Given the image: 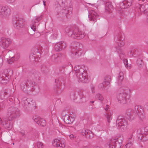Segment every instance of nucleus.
Returning a JSON list of instances; mask_svg holds the SVG:
<instances>
[{
  "instance_id": "obj_1",
  "label": "nucleus",
  "mask_w": 148,
  "mask_h": 148,
  "mask_svg": "<svg viewBox=\"0 0 148 148\" xmlns=\"http://www.w3.org/2000/svg\"><path fill=\"white\" fill-rule=\"evenodd\" d=\"M143 109L138 106H135L133 110L129 109L126 111V117L130 120L133 119L137 115L141 120L145 118Z\"/></svg>"
},
{
  "instance_id": "obj_2",
  "label": "nucleus",
  "mask_w": 148,
  "mask_h": 148,
  "mask_svg": "<svg viewBox=\"0 0 148 148\" xmlns=\"http://www.w3.org/2000/svg\"><path fill=\"white\" fill-rule=\"evenodd\" d=\"M42 47L40 45H37L32 49V52L29 56V58L32 62H38L40 56L42 54Z\"/></svg>"
},
{
  "instance_id": "obj_3",
  "label": "nucleus",
  "mask_w": 148,
  "mask_h": 148,
  "mask_svg": "<svg viewBox=\"0 0 148 148\" xmlns=\"http://www.w3.org/2000/svg\"><path fill=\"white\" fill-rule=\"evenodd\" d=\"M35 83L33 81L28 79L23 81L21 85V89L24 92H27L30 91H33L35 90Z\"/></svg>"
},
{
  "instance_id": "obj_4",
  "label": "nucleus",
  "mask_w": 148,
  "mask_h": 148,
  "mask_svg": "<svg viewBox=\"0 0 148 148\" xmlns=\"http://www.w3.org/2000/svg\"><path fill=\"white\" fill-rule=\"evenodd\" d=\"M128 125L127 121L121 116H119L116 121V126L121 131H125Z\"/></svg>"
},
{
  "instance_id": "obj_5",
  "label": "nucleus",
  "mask_w": 148,
  "mask_h": 148,
  "mask_svg": "<svg viewBox=\"0 0 148 148\" xmlns=\"http://www.w3.org/2000/svg\"><path fill=\"white\" fill-rule=\"evenodd\" d=\"M7 115L8 120L9 121H12L20 116V111L16 108L11 107L8 108Z\"/></svg>"
},
{
  "instance_id": "obj_6",
  "label": "nucleus",
  "mask_w": 148,
  "mask_h": 148,
  "mask_svg": "<svg viewBox=\"0 0 148 148\" xmlns=\"http://www.w3.org/2000/svg\"><path fill=\"white\" fill-rule=\"evenodd\" d=\"M71 52L76 57L80 56L81 54L80 52L81 49L83 48L82 45L77 42H73L71 45Z\"/></svg>"
},
{
  "instance_id": "obj_7",
  "label": "nucleus",
  "mask_w": 148,
  "mask_h": 148,
  "mask_svg": "<svg viewBox=\"0 0 148 148\" xmlns=\"http://www.w3.org/2000/svg\"><path fill=\"white\" fill-rule=\"evenodd\" d=\"M74 70L76 75L78 78V81L79 82H81L83 83H87L88 82V79L86 78L85 79L82 78L81 79L80 75L83 73H84V72L85 71V70L82 67H80L79 66H76L74 68Z\"/></svg>"
},
{
  "instance_id": "obj_8",
  "label": "nucleus",
  "mask_w": 148,
  "mask_h": 148,
  "mask_svg": "<svg viewBox=\"0 0 148 148\" xmlns=\"http://www.w3.org/2000/svg\"><path fill=\"white\" fill-rule=\"evenodd\" d=\"M127 90H122L118 93L116 98L120 103L124 104L126 103L128 96Z\"/></svg>"
},
{
  "instance_id": "obj_9",
  "label": "nucleus",
  "mask_w": 148,
  "mask_h": 148,
  "mask_svg": "<svg viewBox=\"0 0 148 148\" xmlns=\"http://www.w3.org/2000/svg\"><path fill=\"white\" fill-rule=\"evenodd\" d=\"M22 105L24 108L28 110L30 108H34L36 106L35 103L31 99L24 98L22 101Z\"/></svg>"
},
{
  "instance_id": "obj_10",
  "label": "nucleus",
  "mask_w": 148,
  "mask_h": 148,
  "mask_svg": "<svg viewBox=\"0 0 148 148\" xmlns=\"http://www.w3.org/2000/svg\"><path fill=\"white\" fill-rule=\"evenodd\" d=\"M122 140H119V138H112L110 139L108 144L106 145L109 148H120Z\"/></svg>"
},
{
  "instance_id": "obj_11",
  "label": "nucleus",
  "mask_w": 148,
  "mask_h": 148,
  "mask_svg": "<svg viewBox=\"0 0 148 148\" xmlns=\"http://www.w3.org/2000/svg\"><path fill=\"white\" fill-rule=\"evenodd\" d=\"M8 76L5 74L3 75L2 77H0V83L2 84H6L8 82L9 80V76L10 77L13 75V71L11 69H8L7 70Z\"/></svg>"
},
{
  "instance_id": "obj_12",
  "label": "nucleus",
  "mask_w": 148,
  "mask_h": 148,
  "mask_svg": "<svg viewBox=\"0 0 148 148\" xmlns=\"http://www.w3.org/2000/svg\"><path fill=\"white\" fill-rule=\"evenodd\" d=\"M25 21L22 18H16V22L14 25V27L17 29L22 28L25 25Z\"/></svg>"
},
{
  "instance_id": "obj_13",
  "label": "nucleus",
  "mask_w": 148,
  "mask_h": 148,
  "mask_svg": "<svg viewBox=\"0 0 148 148\" xmlns=\"http://www.w3.org/2000/svg\"><path fill=\"white\" fill-rule=\"evenodd\" d=\"M88 17L90 20L94 22H96L97 19L99 16L97 13L94 10L91 9L88 11Z\"/></svg>"
},
{
  "instance_id": "obj_14",
  "label": "nucleus",
  "mask_w": 148,
  "mask_h": 148,
  "mask_svg": "<svg viewBox=\"0 0 148 148\" xmlns=\"http://www.w3.org/2000/svg\"><path fill=\"white\" fill-rule=\"evenodd\" d=\"M10 12V9L7 6H2L0 11V15L2 16H8Z\"/></svg>"
},
{
  "instance_id": "obj_15",
  "label": "nucleus",
  "mask_w": 148,
  "mask_h": 148,
  "mask_svg": "<svg viewBox=\"0 0 148 148\" xmlns=\"http://www.w3.org/2000/svg\"><path fill=\"white\" fill-rule=\"evenodd\" d=\"M56 84V88H54V92L57 94H60L63 90V88H62L61 86L62 83L58 79H55Z\"/></svg>"
},
{
  "instance_id": "obj_16",
  "label": "nucleus",
  "mask_w": 148,
  "mask_h": 148,
  "mask_svg": "<svg viewBox=\"0 0 148 148\" xmlns=\"http://www.w3.org/2000/svg\"><path fill=\"white\" fill-rule=\"evenodd\" d=\"M1 46L4 49H6L9 46L11 41L8 38H1Z\"/></svg>"
},
{
  "instance_id": "obj_17",
  "label": "nucleus",
  "mask_w": 148,
  "mask_h": 148,
  "mask_svg": "<svg viewBox=\"0 0 148 148\" xmlns=\"http://www.w3.org/2000/svg\"><path fill=\"white\" fill-rule=\"evenodd\" d=\"M66 47V44L64 42L61 41L56 44L55 46V49L57 51H60L65 49Z\"/></svg>"
},
{
  "instance_id": "obj_18",
  "label": "nucleus",
  "mask_w": 148,
  "mask_h": 148,
  "mask_svg": "<svg viewBox=\"0 0 148 148\" xmlns=\"http://www.w3.org/2000/svg\"><path fill=\"white\" fill-rule=\"evenodd\" d=\"M133 0H124L120 4V8L122 9L127 8L132 5Z\"/></svg>"
},
{
  "instance_id": "obj_19",
  "label": "nucleus",
  "mask_w": 148,
  "mask_h": 148,
  "mask_svg": "<svg viewBox=\"0 0 148 148\" xmlns=\"http://www.w3.org/2000/svg\"><path fill=\"white\" fill-rule=\"evenodd\" d=\"M34 121L36 122L37 124L42 126H44L46 125V121L42 118L40 117H33Z\"/></svg>"
},
{
  "instance_id": "obj_20",
  "label": "nucleus",
  "mask_w": 148,
  "mask_h": 148,
  "mask_svg": "<svg viewBox=\"0 0 148 148\" xmlns=\"http://www.w3.org/2000/svg\"><path fill=\"white\" fill-rule=\"evenodd\" d=\"M75 120L74 117H73L66 115L64 118V122L67 124H71Z\"/></svg>"
},
{
  "instance_id": "obj_21",
  "label": "nucleus",
  "mask_w": 148,
  "mask_h": 148,
  "mask_svg": "<svg viewBox=\"0 0 148 148\" xmlns=\"http://www.w3.org/2000/svg\"><path fill=\"white\" fill-rule=\"evenodd\" d=\"M142 132H140L138 134V137L139 139L143 141L148 139V132H147L145 134H142Z\"/></svg>"
},
{
  "instance_id": "obj_22",
  "label": "nucleus",
  "mask_w": 148,
  "mask_h": 148,
  "mask_svg": "<svg viewBox=\"0 0 148 148\" xmlns=\"http://www.w3.org/2000/svg\"><path fill=\"white\" fill-rule=\"evenodd\" d=\"M113 9V6L111 2H108L105 4V10L106 12L110 13L112 12V10Z\"/></svg>"
},
{
  "instance_id": "obj_23",
  "label": "nucleus",
  "mask_w": 148,
  "mask_h": 148,
  "mask_svg": "<svg viewBox=\"0 0 148 148\" xmlns=\"http://www.w3.org/2000/svg\"><path fill=\"white\" fill-rule=\"evenodd\" d=\"M114 40L119 46L121 47L124 45L125 39L124 38H115Z\"/></svg>"
},
{
  "instance_id": "obj_24",
  "label": "nucleus",
  "mask_w": 148,
  "mask_h": 148,
  "mask_svg": "<svg viewBox=\"0 0 148 148\" xmlns=\"http://www.w3.org/2000/svg\"><path fill=\"white\" fill-rule=\"evenodd\" d=\"M139 5V10L141 13L145 14L147 16V22L148 23V12L145 8V6L143 5Z\"/></svg>"
},
{
  "instance_id": "obj_25",
  "label": "nucleus",
  "mask_w": 148,
  "mask_h": 148,
  "mask_svg": "<svg viewBox=\"0 0 148 148\" xmlns=\"http://www.w3.org/2000/svg\"><path fill=\"white\" fill-rule=\"evenodd\" d=\"M91 133V132L88 130H83L81 131V133L83 136H85L86 138H90L91 136L90 134Z\"/></svg>"
},
{
  "instance_id": "obj_26",
  "label": "nucleus",
  "mask_w": 148,
  "mask_h": 148,
  "mask_svg": "<svg viewBox=\"0 0 148 148\" xmlns=\"http://www.w3.org/2000/svg\"><path fill=\"white\" fill-rule=\"evenodd\" d=\"M20 58V54L17 53L15 54L14 56L11 57L10 59H9L10 61H9V63H10L12 62L17 60Z\"/></svg>"
},
{
  "instance_id": "obj_27",
  "label": "nucleus",
  "mask_w": 148,
  "mask_h": 148,
  "mask_svg": "<svg viewBox=\"0 0 148 148\" xmlns=\"http://www.w3.org/2000/svg\"><path fill=\"white\" fill-rule=\"evenodd\" d=\"M8 120L7 121H4V123L3 124V127L6 129L10 130L12 127V125L10 122H9Z\"/></svg>"
},
{
  "instance_id": "obj_28",
  "label": "nucleus",
  "mask_w": 148,
  "mask_h": 148,
  "mask_svg": "<svg viewBox=\"0 0 148 148\" xmlns=\"http://www.w3.org/2000/svg\"><path fill=\"white\" fill-rule=\"evenodd\" d=\"M51 60L55 63H58L60 61L57 54L53 55L51 56Z\"/></svg>"
},
{
  "instance_id": "obj_29",
  "label": "nucleus",
  "mask_w": 148,
  "mask_h": 148,
  "mask_svg": "<svg viewBox=\"0 0 148 148\" xmlns=\"http://www.w3.org/2000/svg\"><path fill=\"white\" fill-rule=\"evenodd\" d=\"M111 80V77L110 76H106L104 79L103 83L108 86L110 84Z\"/></svg>"
},
{
  "instance_id": "obj_30",
  "label": "nucleus",
  "mask_w": 148,
  "mask_h": 148,
  "mask_svg": "<svg viewBox=\"0 0 148 148\" xmlns=\"http://www.w3.org/2000/svg\"><path fill=\"white\" fill-rule=\"evenodd\" d=\"M40 69L41 71L43 73L47 74L49 71V69L45 64H42L40 66Z\"/></svg>"
},
{
  "instance_id": "obj_31",
  "label": "nucleus",
  "mask_w": 148,
  "mask_h": 148,
  "mask_svg": "<svg viewBox=\"0 0 148 148\" xmlns=\"http://www.w3.org/2000/svg\"><path fill=\"white\" fill-rule=\"evenodd\" d=\"M128 142L126 145L125 146L126 148H129L131 147L133 144L134 139L128 140Z\"/></svg>"
},
{
  "instance_id": "obj_32",
  "label": "nucleus",
  "mask_w": 148,
  "mask_h": 148,
  "mask_svg": "<svg viewBox=\"0 0 148 148\" xmlns=\"http://www.w3.org/2000/svg\"><path fill=\"white\" fill-rule=\"evenodd\" d=\"M137 64L139 68H141L143 66V62L142 59L138 58L137 60Z\"/></svg>"
},
{
  "instance_id": "obj_33",
  "label": "nucleus",
  "mask_w": 148,
  "mask_h": 148,
  "mask_svg": "<svg viewBox=\"0 0 148 148\" xmlns=\"http://www.w3.org/2000/svg\"><path fill=\"white\" fill-rule=\"evenodd\" d=\"M105 115L107 118L108 122L110 123L112 119V116L111 114L109 113H106Z\"/></svg>"
},
{
  "instance_id": "obj_34",
  "label": "nucleus",
  "mask_w": 148,
  "mask_h": 148,
  "mask_svg": "<svg viewBox=\"0 0 148 148\" xmlns=\"http://www.w3.org/2000/svg\"><path fill=\"white\" fill-rule=\"evenodd\" d=\"M6 91H1L0 93V97L2 101L5 97H7V95L6 93Z\"/></svg>"
},
{
  "instance_id": "obj_35",
  "label": "nucleus",
  "mask_w": 148,
  "mask_h": 148,
  "mask_svg": "<svg viewBox=\"0 0 148 148\" xmlns=\"http://www.w3.org/2000/svg\"><path fill=\"white\" fill-rule=\"evenodd\" d=\"M53 145L54 147H61V145L59 143L58 140L57 139H55L54 140L53 143Z\"/></svg>"
},
{
  "instance_id": "obj_36",
  "label": "nucleus",
  "mask_w": 148,
  "mask_h": 148,
  "mask_svg": "<svg viewBox=\"0 0 148 148\" xmlns=\"http://www.w3.org/2000/svg\"><path fill=\"white\" fill-rule=\"evenodd\" d=\"M14 92V89L13 88H12L10 90H7V91H6V93L7 94V96H11L13 95V94Z\"/></svg>"
},
{
  "instance_id": "obj_37",
  "label": "nucleus",
  "mask_w": 148,
  "mask_h": 148,
  "mask_svg": "<svg viewBox=\"0 0 148 148\" xmlns=\"http://www.w3.org/2000/svg\"><path fill=\"white\" fill-rule=\"evenodd\" d=\"M123 79V73L122 72H120L118 77V81L119 83H120Z\"/></svg>"
},
{
  "instance_id": "obj_38",
  "label": "nucleus",
  "mask_w": 148,
  "mask_h": 148,
  "mask_svg": "<svg viewBox=\"0 0 148 148\" xmlns=\"http://www.w3.org/2000/svg\"><path fill=\"white\" fill-rule=\"evenodd\" d=\"M76 36L75 37H84L85 35L82 32L78 30V32L77 34H76ZM75 36L76 34H75Z\"/></svg>"
},
{
  "instance_id": "obj_39",
  "label": "nucleus",
  "mask_w": 148,
  "mask_h": 148,
  "mask_svg": "<svg viewBox=\"0 0 148 148\" xmlns=\"http://www.w3.org/2000/svg\"><path fill=\"white\" fill-rule=\"evenodd\" d=\"M118 51V52L119 53L120 58L121 59H123V58H125V55L123 52V51L121 49H120L119 51Z\"/></svg>"
},
{
  "instance_id": "obj_40",
  "label": "nucleus",
  "mask_w": 148,
  "mask_h": 148,
  "mask_svg": "<svg viewBox=\"0 0 148 148\" xmlns=\"http://www.w3.org/2000/svg\"><path fill=\"white\" fill-rule=\"evenodd\" d=\"M137 51H136V50H135V49H133L131 50L130 51V56H132L134 55H136L135 57H136L138 55V54L136 53Z\"/></svg>"
},
{
  "instance_id": "obj_41",
  "label": "nucleus",
  "mask_w": 148,
  "mask_h": 148,
  "mask_svg": "<svg viewBox=\"0 0 148 148\" xmlns=\"http://www.w3.org/2000/svg\"><path fill=\"white\" fill-rule=\"evenodd\" d=\"M58 140L59 143L61 145V147H65V145L64 144L65 142L64 140L63 139L61 138Z\"/></svg>"
},
{
  "instance_id": "obj_42",
  "label": "nucleus",
  "mask_w": 148,
  "mask_h": 148,
  "mask_svg": "<svg viewBox=\"0 0 148 148\" xmlns=\"http://www.w3.org/2000/svg\"><path fill=\"white\" fill-rule=\"evenodd\" d=\"M96 98L97 99H98L100 101H102L103 99V96L100 94H98L96 95Z\"/></svg>"
},
{
  "instance_id": "obj_43",
  "label": "nucleus",
  "mask_w": 148,
  "mask_h": 148,
  "mask_svg": "<svg viewBox=\"0 0 148 148\" xmlns=\"http://www.w3.org/2000/svg\"><path fill=\"white\" fill-rule=\"evenodd\" d=\"M57 55V56H58V57L59 58L60 60L64 58L65 57V55L64 54H62V53H60Z\"/></svg>"
},
{
  "instance_id": "obj_44",
  "label": "nucleus",
  "mask_w": 148,
  "mask_h": 148,
  "mask_svg": "<svg viewBox=\"0 0 148 148\" xmlns=\"http://www.w3.org/2000/svg\"><path fill=\"white\" fill-rule=\"evenodd\" d=\"M86 71H85L84 72V73H83V74H82L81 75H80V77L81 79L83 78L84 79H85V78H86L88 79L87 77L86 76L87 73H86Z\"/></svg>"
},
{
  "instance_id": "obj_45",
  "label": "nucleus",
  "mask_w": 148,
  "mask_h": 148,
  "mask_svg": "<svg viewBox=\"0 0 148 148\" xmlns=\"http://www.w3.org/2000/svg\"><path fill=\"white\" fill-rule=\"evenodd\" d=\"M99 88L100 89L104 90L106 88V86L104 85L103 83H100L99 85Z\"/></svg>"
},
{
  "instance_id": "obj_46",
  "label": "nucleus",
  "mask_w": 148,
  "mask_h": 148,
  "mask_svg": "<svg viewBox=\"0 0 148 148\" xmlns=\"http://www.w3.org/2000/svg\"><path fill=\"white\" fill-rule=\"evenodd\" d=\"M37 145L38 148H43L44 147L43 144L40 142H38Z\"/></svg>"
},
{
  "instance_id": "obj_47",
  "label": "nucleus",
  "mask_w": 148,
  "mask_h": 148,
  "mask_svg": "<svg viewBox=\"0 0 148 148\" xmlns=\"http://www.w3.org/2000/svg\"><path fill=\"white\" fill-rule=\"evenodd\" d=\"M5 104L3 101H0V109L3 108L5 107Z\"/></svg>"
},
{
  "instance_id": "obj_48",
  "label": "nucleus",
  "mask_w": 148,
  "mask_h": 148,
  "mask_svg": "<svg viewBox=\"0 0 148 148\" xmlns=\"http://www.w3.org/2000/svg\"><path fill=\"white\" fill-rule=\"evenodd\" d=\"M123 62L126 68H128L129 65L128 64V61L127 59H123Z\"/></svg>"
},
{
  "instance_id": "obj_49",
  "label": "nucleus",
  "mask_w": 148,
  "mask_h": 148,
  "mask_svg": "<svg viewBox=\"0 0 148 148\" xmlns=\"http://www.w3.org/2000/svg\"><path fill=\"white\" fill-rule=\"evenodd\" d=\"M31 28L34 31H35L36 30V26L35 25L32 23L31 25Z\"/></svg>"
},
{
  "instance_id": "obj_50",
  "label": "nucleus",
  "mask_w": 148,
  "mask_h": 148,
  "mask_svg": "<svg viewBox=\"0 0 148 148\" xmlns=\"http://www.w3.org/2000/svg\"><path fill=\"white\" fill-rule=\"evenodd\" d=\"M19 133L21 134V135L22 137H25L26 136L25 134V132L23 130H21L19 132Z\"/></svg>"
},
{
  "instance_id": "obj_51",
  "label": "nucleus",
  "mask_w": 148,
  "mask_h": 148,
  "mask_svg": "<svg viewBox=\"0 0 148 148\" xmlns=\"http://www.w3.org/2000/svg\"><path fill=\"white\" fill-rule=\"evenodd\" d=\"M3 60L2 58L0 56V68L2 67Z\"/></svg>"
},
{
  "instance_id": "obj_52",
  "label": "nucleus",
  "mask_w": 148,
  "mask_h": 148,
  "mask_svg": "<svg viewBox=\"0 0 148 148\" xmlns=\"http://www.w3.org/2000/svg\"><path fill=\"white\" fill-rule=\"evenodd\" d=\"M9 100L10 102H13L14 100V98L13 96H10L9 98Z\"/></svg>"
},
{
  "instance_id": "obj_53",
  "label": "nucleus",
  "mask_w": 148,
  "mask_h": 148,
  "mask_svg": "<svg viewBox=\"0 0 148 148\" xmlns=\"http://www.w3.org/2000/svg\"><path fill=\"white\" fill-rule=\"evenodd\" d=\"M66 66L65 65L62 66L60 67L59 69L60 71H62V69H64L66 67Z\"/></svg>"
},
{
  "instance_id": "obj_54",
  "label": "nucleus",
  "mask_w": 148,
  "mask_h": 148,
  "mask_svg": "<svg viewBox=\"0 0 148 148\" xmlns=\"http://www.w3.org/2000/svg\"><path fill=\"white\" fill-rule=\"evenodd\" d=\"M69 137L71 139H74L76 138L75 136H74L73 134L70 135Z\"/></svg>"
},
{
  "instance_id": "obj_55",
  "label": "nucleus",
  "mask_w": 148,
  "mask_h": 148,
  "mask_svg": "<svg viewBox=\"0 0 148 148\" xmlns=\"http://www.w3.org/2000/svg\"><path fill=\"white\" fill-rule=\"evenodd\" d=\"M7 2L10 3H14L15 0H6Z\"/></svg>"
},
{
  "instance_id": "obj_56",
  "label": "nucleus",
  "mask_w": 148,
  "mask_h": 148,
  "mask_svg": "<svg viewBox=\"0 0 148 148\" xmlns=\"http://www.w3.org/2000/svg\"><path fill=\"white\" fill-rule=\"evenodd\" d=\"M40 20V17H38L34 21L35 23H36Z\"/></svg>"
},
{
  "instance_id": "obj_57",
  "label": "nucleus",
  "mask_w": 148,
  "mask_h": 148,
  "mask_svg": "<svg viewBox=\"0 0 148 148\" xmlns=\"http://www.w3.org/2000/svg\"><path fill=\"white\" fill-rule=\"evenodd\" d=\"M65 31L66 33H69L70 31V29L69 27H67L65 29Z\"/></svg>"
},
{
  "instance_id": "obj_58",
  "label": "nucleus",
  "mask_w": 148,
  "mask_h": 148,
  "mask_svg": "<svg viewBox=\"0 0 148 148\" xmlns=\"http://www.w3.org/2000/svg\"><path fill=\"white\" fill-rule=\"evenodd\" d=\"M91 90H92V93H94L95 92V91H94L95 87L93 86H91Z\"/></svg>"
},
{
  "instance_id": "obj_59",
  "label": "nucleus",
  "mask_w": 148,
  "mask_h": 148,
  "mask_svg": "<svg viewBox=\"0 0 148 148\" xmlns=\"http://www.w3.org/2000/svg\"><path fill=\"white\" fill-rule=\"evenodd\" d=\"M134 139V138H133V135L132 134H131L130 136H129V137L128 138V140L129 139Z\"/></svg>"
},
{
  "instance_id": "obj_60",
  "label": "nucleus",
  "mask_w": 148,
  "mask_h": 148,
  "mask_svg": "<svg viewBox=\"0 0 148 148\" xmlns=\"http://www.w3.org/2000/svg\"><path fill=\"white\" fill-rule=\"evenodd\" d=\"M76 92H77L79 94V93L81 92V91H80L79 90H78L77 91V90H75V91H74V96H75V94H76Z\"/></svg>"
},
{
  "instance_id": "obj_61",
  "label": "nucleus",
  "mask_w": 148,
  "mask_h": 148,
  "mask_svg": "<svg viewBox=\"0 0 148 148\" xmlns=\"http://www.w3.org/2000/svg\"><path fill=\"white\" fill-rule=\"evenodd\" d=\"M4 123V121H2L1 119L0 120V124L3 126V124Z\"/></svg>"
},
{
  "instance_id": "obj_62",
  "label": "nucleus",
  "mask_w": 148,
  "mask_h": 148,
  "mask_svg": "<svg viewBox=\"0 0 148 148\" xmlns=\"http://www.w3.org/2000/svg\"><path fill=\"white\" fill-rule=\"evenodd\" d=\"M109 108V106L108 105H107L106 106V107L105 108V110L106 111H107L108 110V109Z\"/></svg>"
},
{
  "instance_id": "obj_63",
  "label": "nucleus",
  "mask_w": 148,
  "mask_h": 148,
  "mask_svg": "<svg viewBox=\"0 0 148 148\" xmlns=\"http://www.w3.org/2000/svg\"><path fill=\"white\" fill-rule=\"evenodd\" d=\"M45 2H46L45 1H43V5L45 6H45L46 5V4L45 3Z\"/></svg>"
},
{
  "instance_id": "obj_64",
  "label": "nucleus",
  "mask_w": 148,
  "mask_h": 148,
  "mask_svg": "<svg viewBox=\"0 0 148 148\" xmlns=\"http://www.w3.org/2000/svg\"><path fill=\"white\" fill-rule=\"evenodd\" d=\"M118 10L119 11H120V12L121 13V12H122V10H120V8H118Z\"/></svg>"
}]
</instances>
